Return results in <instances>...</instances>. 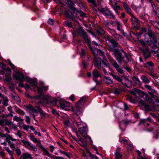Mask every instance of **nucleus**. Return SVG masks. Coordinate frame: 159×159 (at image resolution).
I'll use <instances>...</instances> for the list:
<instances>
[{"label":"nucleus","mask_w":159,"mask_h":159,"mask_svg":"<svg viewBox=\"0 0 159 159\" xmlns=\"http://www.w3.org/2000/svg\"><path fill=\"white\" fill-rule=\"evenodd\" d=\"M121 51L125 55V57L123 56L121 52L118 49H113L111 48L109 49V51L112 52V54L114 56L119 62L121 63L123 62L124 63H126L129 61V58L126 52L123 50H121Z\"/></svg>","instance_id":"obj_1"},{"label":"nucleus","mask_w":159,"mask_h":159,"mask_svg":"<svg viewBox=\"0 0 159 159\" xmlns=\"http://www.w3.org/2000/svg\"><path fill=\"white\" fill-rule=\"evenodd\" d=\"M121 51L125 55V57L123 56L121 52L118 49H113L111 48L109 49V51L112 52V54L114 56L119 62L121 63L123 62L124 63H126L129 61V58L126 52L123 50H121Z\"/></svg>","instance_id":"obj_2"},{"label":"nucleus","mask_w":159,"mask_h":159,"mask_svg":"<svg viewBox=\"0 0 159 159\" xmlns=\"http://www.w3.org/2000/svg\"><path fill=\"white\" fill-rule=\"evenodd\" d=\"M98 10L102 12L105 16L109 18H115V16L112 12L108 8H98Z\"/></svg>","instance_id":"obj_3"},{"label":"nucleus","mask_w":159,"mask_h":159,"mask_svg":"<svg viewBox=\"0 0 159 159\" xmlns=\"http://www.w3.org/2000/svg\"><path fill=\"white\" fill-rule=\"evenodd\" d=\"M135 91L140 96H144L145 97L146 100L148 102L150 103H153L154 102V101H153V99H152L150 97L148 96L144 92L139 89H134Z\"/></svg>","instance_id":"obj_4"},{"label":"nucleus","mask_w":159,"mask_h":159,"mask_svg":"<svg viewBox=\"0 0 159 159\" xmlns=\"http://www.w3.org/2000/svg\"><path fill=\"white\" fill-rule=\"evenodd\" d=\"M57 102L60 105V107L64 109L67 110L68 107L70 106V103L62 99H59L57 101Z\"/></svg>","instance_id":"obj_5"},{"label":"nucleus","mask_w":159,"mask_h":159,"mask_svg":"<svg viewBox=\"0 0 159 159\" xmlns=\"http://www.w3.org/2000/svg\"><path fill=\"white\" fill-rule=\"evenodd\" d=\"M78 131L82 136L84 137L85 139H88L89 141H92L90 137L87 135L88 131V128L87 127H82L79 128Z\"/></svg>","instance_id":"obj_6"},{"label":"nucleus","mask_w":159,"mask_h":159,"mask_svg":"<svg viewBox=\"0 0 159 159\" xmlns=\"http://www.w3.org/2000/svg\"><path fill=\"white\" fill-rule=\"evenodd\" d=\"M21 142L25 145V147L29 150L34 151H37V148L32 145L30 142L23 139L21 140Z\"/></svg>","instance_id":"obj_7"},{"label":"nucleus","mask_w":159,"mask_h":159,"mask_svg":"<svg viewBox=\"0 0 159 159\" xmlns=\"http://www.w3.org/2000/svg\"><path fill=\"white\" fill-rule=\"evenodd\" d=\"M94 65L95 67L97 68L99 70L101 69V58L94 56Z\"/></svg>","instance_id":"obj_8"},{"label":"nucleus","mask_w":159,"mask_h":159,"mask_svg":"<svg viewBox=\"0 0 159 159\" xmlns=\"http://www.w3.org/2000/svg\"><path fill=\"white\" fill-rule=\"evenodd\" d=\"M110 43L111 45L109 46V48H108V50L109 51L110 48H112L113 49H116V48H120V45L119 43L114 39L111 40Z\"/></svg>","instance_id":"obj_9"},{"label":"nucleus","mask_w":159,"mask_h":159,"mask_svg":"<svg viewBox=\"0 0 159 159\" xmlns=\"http://www.w3.org/2000/svg\"><path fill=\"white\" fill-rule=\"evenodd\" d=\"M141 51L143 53V55L144 58L146 60L151 56V53L149 51V49L148 48L142 49Z\"/></svg>","instance_id":"obj_10"},{"label":"nucleus","mask_w":159,"mask_h":159,"mask_svg":"<svg viewBox=\"0 0 159 159\" xmlns=\"http://www.w3.org/2000/svg\"><path fill=\"white\" fill-rule=\"evenodd\" d=\"M110 62L113 65L116 69L119 67V65L115 60L110 55L107 56Z\"/></svg>","instance_id":"obj_11"},{"label":"nucleus","mask_w":159,"mask_h":159,"mask_svg":"<svg viewBox=\"0 0 159 159\" xmlns=\"http://www.w3.org/2000/svg\"><path fill=\"white\" fill-rule=\"evenodd\" d=\"M14 77L16 80H18L20 82H23L24 80V75L21 72L14 75Z\"/></svg>","instance_id":"obj_12"},{"label":"nucleus","mask_w":159,"mask_h":159,"mask_svg":"<svg viewBox=\"0 0 159 159\" xmlns=\"http://www.w3.org/2000/svg\"><path fill=\"white\" fill-rule=\"evenodd\" d=\"M132 81L129 80L126 78H125L122 82V84L127 88H129L132 85Z\"/></svg>","instance_id":"obj_13"},{"label":"nucleus","mask_w":159,"mask_h":159,"mask_svg":"<svg viewBox=\"0 0 159 159\" xmlns=\"http://www.w3.org/2000/svg\"><path fill=\"white\" fill-rule=\"evenodd\" d=\"M20 159H33L31 154L28 152L23 153L20 157Z\"/></svg>","instance_id":"obj_14"},{"label":"nucleus","mask_w":159,"mask_h":159,"mask_svg":"<svg viewBox=\"0 0 159 159\" xmlns=\"http://www.w3.org/2000/svg\"><path fill=\"white\" fill-rule=\"evenodd\" d=\"M75 33L76 34L81 35L82 36L84 34H85V32L81 27H79L77 28L75 31Z\"/></svg>","instance_id":"obj_15"},{"label":"nucleus","mask_w":159,"mask_h":159,"mask_svg":"<svg viewBox=\"0 0 159 159\" xmlns=\"http://www.w3.org/2000/svg\"><path fill=\"white\" fill-rule=\"evenodd\" d=\"M82 37L85 41L86 43H87L90 48L91 49L92 48L90 46L91 40L89 38V36L86 33H85V34H83Z\"/></svg>","instance_id":"obj_16"},{"label":"nucleus","mask_w":159,"mask_h":159,"mask_svg":"<svg viewBox=\"0 0 159 159\" xmlns=\"http://www.w3.org/2000/svg\"><path fill=\"white\" fill-rule=\"evenodd\" d=\"M37 89V93L40 95H41L42 94V92L47 91L48 90V86H43L41 87H38Z\"/></svg>","instance_id":"obj_17"},{"label":"nucleus","mask_w":159,"mask_h":159,"mask_svg":"<svg viewBox=\"0 0 159 159\" xmlns=\"http://www.w3.org/2000/svg\"><path fill=\"white\" fill-rule=\"evenodd\" d=\"M81 110V108L78 105H76L75 107L72 109V111L74 114L77 115L79 114Z\"/></svg>","instance_id":"obj_18"},{"label":"nucleus","mask_w":159,"mask_h":159,"mask_svg":"<svg viewBox=\"0 0 159 159\" xmlns=\"http://www.w3.org/2000/svg\"><path fill=\"white\" fill-rule=\"evenodd\" d=\"M154 32H152L150 29H148V34L149 37V39H152L154 40V42L156 43V38L154 35Z\"/></svg>","instance_id":"obj_19"},{"label":"nucleus","mask_w":159,"mask_h":159,"mask_svg":"<svg viewBox=\"0 0 159 159\" xmlns=\"http://www.w3.org/2000/svg\"><path fill=\"white\" fill-rule=\"evenodd\" d=\"M123 4L124 8L127 13L130 15H132L133 14L131 12V8L129 7L127 4L124 2H123Z\"/></svg>","instance_id":"obj_20"},{"label":"nucleus","mask_w":159,"mask_h":159,"mask_svg":"<svg viewBox=\"0 0 159 159\" xmlns=\"http://www.w3.org/2000/svg\"><path fill=\"white\" fill-rule=\"evenodd\" d=\"M86 100V98L84 97H82L76 103V105L78 104L79 106H80V107L84 105V102Z\"/></svg>","instance_id":"obj_21"},{"label":"nucleus","mask_w":159,"mask_h":159,"mask_svg":"<svg viewBox=\"0 0 159 159\" xmlns=\"http://www.w3.org/2000/svg\"><path fill=\"white\" fill-rule=\"evenodd\" d=\"M130 122L129 120L126 119L120 122V126L121 127L122 125H123V129L126 128V126Z\"/></svg>","instance_id":"obj_22"},{"label":"nucleus","mask_w":159,"mask_h":159,"mask_svg":"<svg viewBox=\"0 0 159 159\" xmlns=\"http://www.w3.org/2000/svg\"><path fill=\"white\" fill-rule=\"evenodd\" d=\"M157 43V39L156 40V43H155V42H154V40H152V39L146 41V44L148 46H151L152 44H153L154 46H156Z\"/></svg>","instance_id":"obj_23"},{"label":"nucleus","mask_w":159,"mask_h":159,"mask_svg":"<svg viewBox=\"0 0 159 159\" xmlns=\"http://www.w3.org/2000/svg\"><path fill=\"white\" fill-rule=\"evenodd\" d=\"M104 80L105 84L107 85H109L112 83V81L110 77L104 76Z\"/></svg>","instance_id":"obj_24"},{"label":"nucleus","mask_w":159,"mask_h":159,"mask_svg":"<svg viewBox=\"0 0 159 159\" xmlns=\"http://www.w3.org/2000/svg\"><path fill=\"white\" fill-rule=\"evenodd\" d=\"M109 74L111 75L113 78L115 79V80H117V81L121 82L122 83V82L123 81V80H122L121 78H120V77L117 76L116 75L114 74L112 72H110L109 73Z\"/></svg>","instance_id":"obj_25"},{"label":"nucleus","mask_w":159,"mask_h":159,"mask_svg":"<svg viewBox=\"0 0 159 159\" xmlns=\"http://www.w3.org/2000/svg\"><path fill=\"white\" fill-rule=\"evenodd\" d=\"M131 16V21L132 22V23L134 24V25H137V24L139 23V20L137 18H136L133 14Z\"/></svg>","instance_id":"obj_26"},{"label":"nucleus","mask_w":159,"mask_h":159,"mask_svg":"<svg viewBox=\"0 0 159 159\" xmlns=\"http://www.w3.org/2000/svg\"><path fill=\"white\" fill-rule=\"evenodd\" d=\"M77 118H78V120H75L74 123H75L78 127H82L81 126L82 122L80 120V119L78 116H77Z\"/></svg>","instance_id":"obj_27"},{"label":"nucleus","mask_w":159,"mask_h":159,"mask_svg":"<svg viewBox=\"0 0 159 159\" xmlns=\"http://www.w3.org/2000/svg\"><path fill=\"white\" fill-rule=\"evenodd\" d=\"M102 64L106 67L109 66L110 64L105 56H104L101 60Z\"/></svg>","instance_id":"obj_28"},{"label":"nucleus","mask_w":159,"mask_h":159,"mask_svg":"<svg viewBox=\"0 0 159 159\" xmlns=\"http://www.w3.org/2000/svg\"><path fill=\"white\" fill-rule=\"evenodd\" d=\"M141 79L142 80L143 82L145 83H148L150 82L149 80L148 77L145 75H143L141 77Z\"/></svg>","instance_id":"obj_29"},{"label":"nucleus","mask_w":159,"mask_h":159,"mask_svg":"<svg viewBox=\"0 0 159 159\" xmlns=\"http://www.w3.org/2000/svg\"><path fill=\"white\" fill-rule=\"evenodd\" d=\"M65 16L68 18H72L73 16V13L69 11H66L64 12Z\"/></svg>","instance_id":"obj_30"},{"label":"nucleus","mask_w":159,"mask_h":159,"mask_svg":"<svg viewBox=\"0 0 159 159\" xmlns=\"http://www.w3.org/2000/svg\"><path fill=\"white\" fill-rule=\"evenodd\" d=\"M93 76L95 78H97L100 76V75L98 71L96 69H94L92 72Z\"/></svg>","instance_id":"obj_31"},{"label":"nucleus","mask_w":159,"mask_h":159,"mask_svg":"<svg viewBox=\"0 0 159 159\" xmlns=\"http://www.w3.org/2000/svg\"><path fill=\"white\" fill-rule=\"evenodd\" d=\"M118 3L116 2L115 3V5L113 6V9L116 12L117 14H118V12L120 9V8L119 5H118Z\"/></svg>","instance_id":"obj_32"},{"label":"nucleus","mask_w":159,"mask_h":159,"mask_svg":"<svg viewBox=\"0 0 159 159\" xmlns=\"http://www.w3.org/2000/svg\"><path fill=\"white\" fill-rule=\"evenodd\" d=\"M24 107L27 109L33 112V111H34V108L33 106L31 104H28L27 105H24Z\"/></svg>","instance_id":"obj_33"},{"label":"nucleus","mask_w":159,"mask_h":159,"mask_svg":"<svg viewBox=\"0 0 159 159\" xmlns=\"http://www.w3.org/2000/svg\"><path fill=\"white\" fill-rule=\"evenodd\" d=\"M126 99L128 101H129L130 102L135 103L136 102V101L135 100L133 99L132 98V97L130 95H128L126 98Z\"/></svg>","instance_id":"obj_34"},{"label":"nucleus","mask_w":159,"mask_h":159,"mask_svg":"<svg viewBox=\"0 0 159 159\" xmlns=\"http://www.w3.org/2000/svg\"><path fill=\"white\" fill-rule=\"evenodd\" d=\"M132 80L135 82V84H136L140 85L141 84V82L139 80L136 78L135 76H134L132 78Z\"/></svg>","instance_id":"obj_35"},{"label":"nucleus","mask_w":159,"mask_h":159,"mask_svg":"<svg viewBox=\"0 0 159 159\" xmlns=\"http://www.w3.org/2000/svg\"><path fill=\"white\" fill-rule=\"evenodd\" d=\"M144 66L146 67L148 66L149 67H152L154 66V64L152 61H147L144 64Z\"/></svg>","instance_id":"obj_36"},{"label":"nucleus","mask_w":159,"mask_h":159,"mask_svg":"<svg viewBox=\"0 0 159 159\" xmlns=\"http://www.w3.org/2000/svg\"><path fill=\"white\" fill-rule=\"evenodd\" d=\"M149 2H150L151 4V5L153 8V11L155 14H157V12L156 11H155V9H156V5L153 2H152V0H146Z\"/></svg>","instance_id":"obj_37"},{"label":"nucleus","mask_w":159,"mask_h":159,"mask_svg":"<svg viewBox=\"0 0 159 159\" xmlns=\"http://www.w3.org/2000/svg\"><path fill=\"white\" fill-rule=\"evenodd\" d=\"M34 111H33V112L35 113H40L42 110L39 107L37 106H35L34 107Z\"/></svg>","instance_id":"obj_38"},{"label":"nucleus","mask_w":159,"mask_h":159,"mask_svg":"<svg viewBox=\"0 0 159 159\" xmlns=\"http://www.w3.org/2000/svg\"><path fill=\"white\" fill-rule=\"evenodd\" d=\"M148 121L146 119H144L142 120L139 122V124H143L144 126L147 127L148 126Z\"/></svg>","instance_id":"obj_39"},{"label":"nucleus","mask_w":159,"mask_h":159,"mask_svg":"<svg viewBox=\"0 0 159 159\" xmlns=\"http://www.w3.org/2000/svg\"><path fill=\"white\" fill-rule=\"evenodd\" d=\"M97 32L99 35H102L103 34L105 33V31L102 28H100L97 30Z\"/></svg>","instance_id":"obj_40"},{"label":"nucleus","mask_w":159,"mask_h":159,"mask_svg":"<svg viewBox=\"0 0 159 159\" xmlns=\"http://www.w3.org/2000/svg\"><path fill=\"white\" fill-rule=\"evenodd\" d=\"M135 89V88L134 89ZM130 93L131 94L136 97H138L139 99H140L141 100H142V99L141 96H140L139 95V96H138L137 95L136 93H137L135 91L134 89V91H130Z\"/></svg>","instance_id":"obj_41"},{"label":"nucleus","mask_w":159,"mask_h":159,"mask_svg":"<svg viewBox=\"0 0 159 159\" xmlns=\"http://www.w3.org/2000/svg\"><path fill=\"white\" fill-rule=\"evenodd\" d=\"M87 2L89 3L92 4L93 7H96L97 6V4L96 3L95 0H87Z\"/></svg>","instance_id":"obj_42"},{"label":"nucleus","mask_w":159,"mask_h":159,"mask_svg":"<svg viewBox=\"0 0 159 159\" xmlns=\"http://www.w3.org/2000/svg\"><path fill=\"white\" fill-rule=\"evenodd\" d=\"M4 122L5 125L7 126L11 125L12 123V122L11 120H8L7 119H4Z\"/></svg>","instance_id":"obj_43"},{"label":"nucleus","mask_w":159,"mask_h":159,"mask_svg":"<svg viewBox=\"0 0 159 159\" xmlns=\"http://www.w3.org/2000/svg\"><path fill=\"white\" fill-rule=\"evenodd\" d=\"M89 156L90 157L91 159H99L98 157L92 154V153L89 151H88Z\"/></svg>","instance_id":"obj_44"},{"label":"nucleus","mask_w":159,"mask_h":159,"mask_svg":"<svg viewBox=\"0 0 159 159\" xmlns=\"http://www.w3.org/2000/svg\"><path fill=\"white\" fill-rule=\"evenodd\" d=\"M16 111L17 113H18L21 115H24L25 114V112L22 111L21 109L18 108L16 110Z\"/></svg>","instance_id":"obj_45"},{"label":"nucleus","mask_w":159,"mask_h":159,"mask_svg":"<svg viewBox=\"0 0 159 159\" xmlns=\"http://www.w3.org/2000/svg\"><path fill=\"white\" fill-rule=\"evenodd\" d=\"M122 155L119 152L116 153L115 154V159H121Z\"/></svg>","instance_id":"obj_46"},{"label":"nucleus","mask_w":159,"mask_h":159,"mask_svg":"<svg viewBox=\"0 0 159 159\" xmlns=\"http://www.w3.org/2000/svg\"><path fill=\"white\" fill-rule=\"evenodd\" d=\"M13 120L17 122H22L24 120L16 116H15L14 117Z\"/></svg>","instance_id":"obj_47"},{"label":"nucleus","mask_w":159,"mask_h":159,"mask_svg":"<svg viewBox=\"0 0 159 159\" xmlns=\"http://www.w3.org/2000/svg\"><path fill=\"white\" fill-rule=\"evenodd\" d=\"M148 74L154 79L157 78V76L156 74L153 72H148Z\"/></svg>","instance_id":"obj_48"},{"label":"nucleus","mask_w":159,"mask_h":159,"mask_svg":"<svg viewBox=\"0 0 159 159\" xmlns=\"http://www.w3.org/2000/svg\"><path fill=\"white\" fill-rule=\"evenodd\" d=\"M122 91V89L117 88H115L114 89V93L118 94H119Z\"/></svg>","instance_id":"obj_49"},{"label":"nucleus","mask_w":159,"mask_h":159,"mask_svg":"<svg viewBox=\"0 0 159 159\" xmlns=\"http://www.w3.org/2000/svg\"><path fill=\"white\" fill-rule=\"evenodd\" d=\"M59 151L61 154H63L65 155H66L68 158H70V156L67 152H65V151H62V150H59Z\"/></svg>","instance_id":"obj_50"},{"label":"nucleus","mask_w":159,"mask_h":159,"mask_svg":"<svg viewBox=\"0 0 159 159\" xmlns=\"http://www.w3.org/2000/svg\"><path fill=\"white\" fill-rule=\"evenodd\" d=\"M152 99H153L154 101H155L156 102H157L159 103V98H158L157 97L154 95L153 96H152L151 97H150Z\"/></svg>","instance_id":"obj_51"},{"label":"nucleus","mask_w":159,"mask_h":159,"mask_svg":"<svg viewBox=\"0 0 159 159\" xmlns=\"http://www.w3.org/2000/svg\"><path fill=\"white\" fill-rule=\"evenodd\" d=\"M146 120L148 121V126H149L150 124H152L153 123V121L150 117H148L146 119Z\"/></svg>","instance_id":"obj_52"},{"label":"nucleus","mask_w":159,"mask_h":159,"mask_svg":"<svg viewBox=\"0 0 159 159\" xmlns=\"http://www.w3.org/2000/svg\"><path fill=\"white\" fill-rule=\"evenodd\" d=\"M113 36L114 38L118 40L121 39L122 37V36L120 34L116 33H115Z\"/></svg>","instance_id":"obj_53"},{"label":"nucleus","mask_w":159,"mask_h":159,"mask_svg":"<svg viewBox=\"0 0 159 159\" xmlns=\"http://www.w3.org/2000/svg\"><path fill=\"white\" fill-rule=\"evenodd\" d=\"M77 12L79 13L81 16L84 17L85 16V14L82 11H81L80 9L77 10Z\"/></svg>","instance_id":"obj_54"},{"label":"nucleus","mask_w":159,"mask_h":159,"mask_svg":"<svg viewBox=\"0 0 159 159\" xmlns=\"http://www.w3.org/2000/svg\"><path fill=\"white\" fill-rule=\"evenodd\" d=\"M98 53L101 56H102L103 57L105 56L104 55V52L101 51L100 49H98L97 51Z\"/></svg>","instance_id":"obj_55"},{"label":"nucleus","mask_w":159,"mask_h":159,"mask_svg":"<svg viewBox=\"0 0 159 159\" xmlns=\"http://www.w3.org/2000/svg\"><path fill=\"white\" fill-rule=\"evenodd\" d=\"M6 140L7 142H8L9 144L10 147L11 148H15V146L14 144L13 143H11V142L10 141V140L6 139Z\"/></svg>","instance_id":"obj_56"},{"label":"nucleus","mask_w":159,"mask_h":159,"mask_svg":"<svg viewBox=\"0 0 159 159\" xmlns=\"http://www.w3.org/2000/svg\"><path fill=\"white\" fill-rule=\"evenodd\" d=\"M31 140L35 143H38V141L37 139L34 136H31L30 137Z\"/></svg>","instance_id":"obj_57"},{"label":"nucleus","mask_w":159,"mask_h":159,"mask_svg":"<svg viewBox=\"0 0 159 159\" xmlns=\"http://www.w3.org/2000/svg\"><path fill=\"white\" fill-rule=\"evenodd\" d=\"M5 150L8 152V153L10 155H12L13 154V152L12 151L10 150L9 148L8 147L5 148Z\"/></svg>","instance_id":"obj_58"},{"label":"nucleus","mask_w":159,"mask_h":159,"mask_svg":"<svg viewBox=\"0 0 159 159\" xmlns=\"http://www.w3.org/2000/svg\"><path fill=\"white\" fill-rule=\"evenodd\" d=\"M119 141L121 143L125 144L126 143L128 140L123 138L122 139L120 140Z\"/></svg>","instance_id":"obj_59"},{"label":"nucleus","mask_w":159,"mask_h":159,"mask_svg":"<svg viewBox=\"0 0 159 159\" xmlns=\"http://www.w3.org/2000/svg\"><path fill=\"white\" fill-rule=\"evenodd\" d=\"M144 87L146 89H148V90L149 91H151L152 90H153V89H152L151 86L150 85H147V84L145 85L144 86Z\"/></svg>","instance_id":"obj_60"},{"label":"nucleus","mask_w":159,"mask_h":159,"mask_svg":"<svg viewBox=\"0 0 159 159\" xmlns=\"http://www.w3.org/2000/svg\"><path fill=\"white\" fill-rule=\"evenodd\" d=\"M63 123L65 126H69L70 125V123L69 121L67 120H65L64 121Z\"/></svg>","instance_id":"obj_61"},{"label":"nucleus","mask_w":159,"mask_h":159,"mask_svg":"<svg viewBox=\"0 0 159 159\" xmlns=\"http://www.w3.org/2000/svg\"><path fill=\"white\" fill-rule=\"evenodd\" d=\"M16 153L18 156H20L21 154V152L20 149L18 148L15 150Z\"/></svg>","instance_id":"obj_62"},{"label":"nucleus","mask_w":159,"mask_h":159,"mask_svg":"<svg viewBox=\"0 0 159 159\" xmlns=\"http://www.w3.org/2000/svg\"><path fill=\"white\" fill-rule=\"evenodd\" d=\"M65 24L67 26L69 27H71L72 26L71 23L68 21H65Z\"/></svg>","instance_id":"obj_63"},{"label":"nucleus","mask_w":159,"mask_h":159,"mask_svg":"<svg viewBox=\"0 0 159 159\" xmlns=\"http://www.w3.org/2000/svg\"><path fill=\"white\" fill-rule=\"evenodd\" d=\"M69 98L70 100L73 101L75 100V96L73 94L71 95L69 97Z\"/></svg>","instance_id":"obj_64"}]
</instances>
